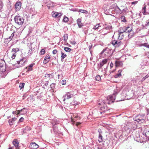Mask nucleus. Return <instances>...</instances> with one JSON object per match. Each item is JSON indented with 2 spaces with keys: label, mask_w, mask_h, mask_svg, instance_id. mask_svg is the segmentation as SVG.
Returning a JSON list of instances; mask_svg holds the SVG:
<instances>
[{
  "label": "nucleus",
  "mask_w": 149,
  "mask_h": 149,
  "mask_svg": "<svg viewBox=\"0 0 149 149\" xmlns=\"http://www.w3.org/2000/svg\"><path fill=\"white\" fill-rule=\"evenodd\" d=\"M14 19L15 23L19 25H22L24 23L23 18L19 16H16L14 17Z\"/></svg>",
  "instance_id": "f257e3e1"
},
{
  "label": "nucleus",
  "mask_w": 149,
  "mask_h": 149,
  "mask_svg": "<svg viewBox=\"0 0 149 149\" xmlns=\"http://www.w3.org/2000/svg\"><path fill=\"white\" fill-rule=\"evenodd\" d=\"M107 103L106 102V101L104 100L99 101L98 103V105L101 106L100 109L103 111H105L106 110V104Z\"/></svg>",
  "instance_id": "f03ea898"
},
{
  "label": "nucleus",
  "mask_w": 149,
  "mask_h": 149,
  "mask_svg": "<svg viewBox=\"0 0 149 149\" xmlns=\"http://www.w3.org/2000/svg\"><path fill=\"white\" fill-rule=\"evenodd\" d=\"M136 120H135L136 121L139 123H143L145 122V115H138L136 117Z\"/></svg>",
  "instance_id": "7ed1b4c3"
},
{
  "label": "nucleus",
  "mask_w": 149,
  "mask_h": 149,
  "mask_svg": "<svg viewBox=\"0 0 149 149\" xmlns=\"http://www.w3.org/2000/svg\"><path fill=\"white\" fill-rule=\"evenodd\" d=\"M111 43L115 47H118L123 44L122 43L120 40H112Z\"/></svg>",
  "instance_id": "20e7f679"
},
{
  "label": "nucleus",
  "mask_w": 149,
  "mask_h": 149,
  "mask_svg": "<svg viewBox=\"0 0 149 149\" xmlns=\"http://www.w3.org/2000/svg\"><path fill=\"white\" fill-rule=\"evenodd\" d=\"M106 102L108 104H110L113 102L115 100L114 95H110L108 96L106 99Z\"/></svg>",
  "instance_id": "39448f33"
},
{
  "label": "nucleus",
  "mask_w": 149,
  "mask_h": 149,
  "mask_svg": "<svg viewBox=\"0 0 149 149\" xmlns=\"http://www.w3.org/2000/svg\"><path fill=\"white\" fill-rule=\"evenodd\" d=\"M104 52L105 56H109L112 54L111 49L107 47L103 49L101 52V54H103Z\"/></svg>",
  "instance_id": "423d86ee"
},
{
  "label": "nucleus",
  "mask_w": 149,
  "mask_h": 149,
  "mask_svg": "<svg viewBox=\"0 0 149 149\" xmlns=\"http://www.w3.org/2000/svg\"><path fill=\"white\" fill-rule=\"evenodd\" d=\"M132 123L131 122H128L123 124L122 126L124 127V130H127L131 129L132 127Z\"/></svg>",
  "instance_id": "0eeeda50"
},
{
  "label": "nucleus",
  "mask_w": 149,
  "mask_h": 149,
  "mask_svg": "<svg viewBox=\"0 0 149 149\" xmlns=\"http://www.w3.org/2000/svg\"><path fill=\"white\" fill-rule=\"evenodd\" d=\"M130 28V27L128 26L127 27L124 26L120 27L118 30V34L119 35V37H120V35H122V33L126 32L127 30Z\"/></svg>",
  "instance_id": "6e6552de"
},
{
  "label": "nucleus",
  "mask_w": 149,
  "mask_h": 149,
  "mask_svg": "<svg viewBox=\"0 0 149 149\" xmlns=\"http://www.w3.org/2000/svg\"><path fill=\"white\" fill-rule=\"evenodd\" d=\"M73 96V95L70 92L66 93L63 97V101H65L66 99H68L70 98Z\"/></svg>",
  "instance_id": "1a4fd4ad"
},
{
  "label": "nucleus",
  "mask_w": 149,
  "mask_h": 149,
  "mask_svg": "<svg viewBox=\"0 0 149 149\" xmlns=\"http://www.w3.org/2000/svg\"><path fill=\"white\" fill-rule=\"evenodd\" d=\"M52 16L55 18H59L63 14L61 13H58L56 12H53L52 13Z\"/></svg>",
  "instance_id": "9d476101"
},
{
  "label": "nucleus",
  "mask_w": 149,
  "mask_h": 149,
  "mask_svg": "<svg viewBox=\"0 0 149 149\" xmlns=\"http://www.w3.org/2000/svg\"><path fill=\"white\" fill-rule=\"evenodd\" d=\"M26 61V58H24L21 59L19 61H17V64H18V66L17 65V66L19 67L23 66L24 64Z\"/></svg>",
  "instance_id": "9b49d317"
},
{
  "label": "nucleus",
  "mask_w": 149,
  "mask_h": 149,
  "mask_svg": "<svg viewBox=\"0 0 149 149\" xmlns=\"http://www.w3.org/2000/svg\"><path fill=\"white\" fill-rule=\"evenodd\" d=\"M111 28V26H107L105 28L103 29L100 30L99 32L100 33H102V34H107L108 32H106V30L107 29H109Z\"/></svg>",
  "instance_id": "f8f14e48"
},
{
  "label": "nucleus",
  "mask_w": 149,
  "mask_h": 149,
  "mask_svg": "<svg viewBox=\"0 0 149 149\" xmlns=\"http://www.w3.org/2000/svg\"><path fill=\"white\" fill-rule=\"evenodd\" d=\"M29 147L32 149H36L38 148L39 146L35 143H30Z\"/></svg>",
  "instance_id": "ddd939ff"
},
{
  "label": "nucleus",
  "mask_w": 149,
  "mask_h": 149,
  "mask_svg": "<svg viewBox=\"0 0 149 149\" xmlns=\"http://www.w3.org/2000/svg\"><path fill=\"white\" fill-rule=\"evenodd\" d=\"M126 31H127V32L129 33L128 35L129 38H131L134 34V32L132 30V28L130 27V28L127 30Z\"/></svg>",
  "instance_id": "4468645a"
},
{
  "label": "nucleus",
  "mask_w": 149,
  "mask_h": 149,
  "mask_svg": "<svg viewBox=\"0 0 149 149\" xmlns=\"http://www.w3.org/2000/svg\"><path fill=\"white\" fill-rule=\"evenodd\" d=\"M27 111L26 110V109L25 108L21 109V110H18L17 111V114H23L26 113Z\"/></svg>",
  "instance_id": "2eb2a0df"
},
{
  "label": "nucleus",
  "mask_w": 149,
  "mask_h": 149,
  "mask_svg": "<svg viewBox=\"0 0 149 149\" xmlns=\"http://www.w3.org/2000/svg\"><path fill=\"white\" fill-rule=\"evenodd\" d=\"M13 145L15 146L17 149H19V143L16 139H15L13 141Z\"/></svg>",
  "instance_id": "dca6fc26"
},
{
  "label": "nucleus",
  "mask_w": 149,
  "mask_h": 149,
  "mask_svg": "<svg viewBox=\"0 0 149 149\" xmlns=\"http://www.w3.org/2000/svg\"><path fill=\"white\" fill-rule=\"evenodd\" d=\"M50 58V56L49 55V54H47L45 58L43 63L45 64L47 63L49 61Z\"/></svg>",
  "instance_id": "f3484780"
},
{
  "label": "nucleus",
  "mask_w": 149,
  "mask_h": 149,
  "mask_svg": "<svg viewBox=\"0 0 149 149\" xmlns=\"http://www.w3.org/2000/svg\"><path fill=\"white\" fill-rule=\"evenodd\" d=\"M115 64L116 67H122L123 65L122 61H116L115 62Z\"/></svg>",
  "instance_id": "a211bd4d"
},
{
  "label": "nucleus",
  "mask_w": 149,
  "mask_h": 149,
  "mask_svg": "<svg viewBox=\"0 0 149 149\" xmlns=\"http://www.w3.org/2000/svg\"><path fill=\"white\" fill-rule=\"evenodd\" d=\"M21 3L19 1L17 2L15 6V8L17 10H19L21 7Z\"/></svg>",
  "instance_id": "6ab92c4d"
},
{
  "label": "nucleus",
  "mask_w": 149,
  "mask_h": 149,
  "mask_svg": "<svg viewBox=\"0 0 149 149\" xmlns=\"http://www.w3.org/2000/svg\"><path fill=\"white\" fill-rule=\"evenodd\" d=\"M148 7H149V8H148V9H146V6H145L143 7V8L142 9V11L143 13L144 14V15L146 14H149V13H147V10L148 11H149V5H148Z\"/></svg>",
  "instance_id": "aec40b11"
},
{
  "label": "nucleus",
  "mask_w": 149,
  "mask_h": 149,
  "mask_svg": "<svg viewBox=\"0 0 149 149\" xmlns=\"http://www.w3.org/2000/svg\"><path fill=\"white\" fill-rule=\"evenodd\" d=\"M109 60V59H106L102 61L100 63V67H102L104 64L107 63L108 60Z\"/></svg>",
  "instance_id": "412c9836"
},
{
  "label": "nucleus",
  "mask_w": 149,
  "mask_h": 149,
  "mask_svg": "<svg viewBox=\"0 0 149 149\" xmlns=\"http://www.w3.org/2000/svg\"><path fill=\"white\" fill-rule=\"evenodd\" d=\"M34 63H31L30 64L28 67H26L25 68L26 69H27V71H31L33 70L32 67L34 65Z\"/></svg>",
  "instance_id": "4be33fe9"
},
{
  "label": "nucleus",
  "mask_w": 149,
  "mask_h": 149,
  "mask_svg": "<svg viewBox=\"0 0 149 149\" xmlns=\"http://www.w3.org/2000/svg\"><path fill=\"white\" fill-rule=\"evenodd\" d=\"M77 23L79 28L81 27L83 25V24L81 22V19L79 18L77 19Z\"/></svg>",
  "instance_id": "5701e85b"
},
{
  "label": "nucleus",
  "mask_w": 149,
  "mask_h": 149,
  "mask_svg": "<svg viewBox=\"0 0 149 149\" xmlns=\"http://www.w3.org/2000/svg\"><path fill=\"white\" fill-rule=\"evenodd\" d=\"M122 70H119L118 71V73L115 75L114 77L115 78H117L118 77H120L121 76V72H122Z\"/></svg>",
  "instance_id": "b1692460"
},
{
  "label": "nucleus",
  "mask_w": 149,
  "mask_h": 149,
  "mask_svg": "<svg viewBox=\"0 0 149 149\" xmlns=\"http://www.w3.org/2000/svg\"><path fill=\"white\" fill-rule=\"evenodd\" d=\"M35 47V43H31L30 45H29V49L34 50Z\"/></svg>",
  "instance_id": "393cba45"
},
{
  "label": "nucleus",
  "mask_w": 149,
  "mask_h": 149,
  "mask_svg": "<svg viewBox=\"0 0 149 149\" xmlns=\"http://www.w3.org/2000/svg\"><path fill=\"white\" fill-rule=\"evenodd\" d=\"M16 120V118H12L11 120H9L8 121V122L10 125H12L13 124V123L14 121Z\"/></svg>",
  "instance_id": "a878e982"
},
{
  "label": "nucleus",
  "mask_w": 149,
  "mask_h": 149,
  "mask_svg": "<svg viewBox=\"0 0 149 149\" xmlns=\"http://www.w3.org/2000/svg\"><path fill=\"white\" fill-rule=\"evenodd\" d=\"M103 137L101 134L100 133H99V139L98 141L99 143L102 142L103 141Z\"/></svg>",
  "instance_id": "bb28decb"
},
{
  "label": "nucleus",
  "mask_w": 149,
  "mask_h": 149,
  "mask_svg": "<svg viewBox=\"0 0 149 149\" xmlns=\"http://www.w3.org/2000/svg\"><path fill=\"white\" fill-rule=\"evenodd\" d=\"M115 10L117 11L118 13L120 14H122V10L120 9V8L117 6H116L115 7Z\"/></svg>",
  "instance_id": "cd10ccee"
},
{
  "label": "nucleus",
  "mask_w": 149,
  "mask_h": 149,
  "mask_svg": "<svg viewBox=\"0 0 149 149\" xmlns=\"http://www.w3.org/2000/svg\"><path fill=\"white\" fill-rule=\"evenodd\" d=\"M47 7L49 8H52L54 7V5L53 3L51 2L47 5Z\"/></svg>",
  "instance_id": "c85d7f7f"
},
{
  "label": "nucleus",
  "mask_w": 149,
  "mask_h": 149,
  "mask_svg": "<svg viewBox=\"0 0 149 149\" xmlns=\"http://www.w3.org/2000/svg\"><path fill=\"white\" fill-rule=\"evenodd\" d=\"M100 24H97L95 26H94L93 28V29L94 30H97L99 27H101V26L100 25Z\"/></svg>",
  "instance_id": "c756f323"
},
{
  "label": "nucleus",
  "mask_w": 149,
  "mask_h": 149,
  "mask_svg": "<svg viewBox=\"0 0 149 149\" xmlns=\"http://www.w3.org/2000/svg\"><path fill=\"white\" fill-rule=\"evenodd\" d=\"M61 59H63L65 58L66 57L67 55L65 54L62 51H61Z\"/></svg>",
  "instance_id": "7c9ffc66"
},
{
  "label": "nucleus",
  "mask_w": 149,
  "mask_h": 149,
  "mask_svg": "<svg viewBox=\"0 0 149 149\" xmlns=\"http://www.w3.org/2000/svg\"><path fill=\"white\" fill-rule=\"evenodd\" d=\"M122 13H126L128 12V9L127 7H124V8L122 9Z\"/></svg>",
  "instance_id": "2f4dec72"
},
{
  "label": "nucleus",
  "mask_w": 149,
  "mask_h": 149,
  "mask_svg": "<svg viewBox=\"0 0 149 149\" xmlns=\"http://www.w3.org/2000/svg\"><path fill=\"white\" fill-rule=\"evenodd\" d=\"M19 51V49L18 48H13L12 49V52H14L15 53V54H16V53L17 52H18Z\"/></svg>",
  "instance_id": "473e14b6"
},
{
  "label": "nucleus",
  "mask_w": 149,
  "mask_h": 149,
  "mask_svg": "<svg viewBox=\"0 0 149 149\" xmlns=\"http://www.w3.org/2000/svg\"><path fill=\"white\" fill-rule=\"evenodd\" d=\"M64 50L67 52H70L71 50V49L70 48L67 47H64Z\"/></svg>",
  "instance_id": "72a5a7b5"
},
{
  "label": "nucleus",
  "mask_w": 149,
  "mask_h": 149,
  "mask_svg": "<svg viewBox=\"0 0 149 149\" xmlns=\"http://www.w3.org/2000/svg\"><path fill=\"white\" fill-rule=\"evenodd\" d=\"M120 19L122 21L124 22H126V20L125 19V17L123 16H122L120 17Z\"/></svg>",
  "instance_id": "f704fd0d"
},
{
  "label": "nucleus",
  "mask_w": 149,
  "mask_h": 149,
  "mask_svg": "<svg viewBox=\"0 0 149 149\" xmlns=\"http://www.w3.org/2000/svg\"><path fill=\"white\" fill-rule=\"evenodd\" d=\"M25 84L24 83H20L19 85V87L21 89H22L24 86Z\"/></svg>",
  "instance_id": "c9c22d12"
},
{
  "label": "nucleus",
  "mask_w": 149,
  "mask_h": 149,
  "mask_svg": "<svg viewBox=\"0 0 149 149\" xmlns=\"http://www.w3.org/2000/svg\"><path fill=\"white\" fill-rule=\"evenodd\" d=\"M95 79L96 80L100 81L101 80V77L99 75H97L95 77Z\"/></svg>",
  "instance_id": "e433bc0d"
},
{
  "label": "nucleus",
  "mask_w": 149,
  "mask_h": 149,
  "mask_svg": "<svg viewBox=\"0 0 149 149\" xmlns=\"http://www.w3.org/2000/svg\"><path fill=\"white\" fill-rule=\"evenodd\" d=\"M4 61H0V67L2 68L4 67Z\"/></svg>",
  "instance_id": "4c0bfd02"
},
{
  "label": "nucleus",
  "mask_w": 149,
  "mask_h": 149,
  "mask_svg": "<svg viewBox=\"0 0 149 149\" xmlns=\"http://www.w3.org/2000/svg\"><path fill=\"white\" fill-rule=\"evenodd\" d=\"M14 32L13 33L11 34L10 36L8 38V39H10V40L12 39L13 38V36H14Z\"/></svg>",
  "instance_id": "58836bf2"
},
{
  "label": "nucleus",
  "mask_w": 149,
  "mask_h": 149,
  "mask_svg": "<svg viewBox=\"0 0 149 149\" xmlns=\"http://www.w3.org/2000/svg\"><path fill=\"white\" fill-rule=\"evenodd\" d=\"M149 77V72L146 75L145 77H143L142 79V81H144L146 79V78Z\"/></svg>",
  "instance_id": "ea45409f"
},
{
  "label": "nucleus",
  "mask_w": 149,
  "mask_h": 149,
  "mask_svg": "<svg viewBox=\"0 0 149 149\" xmlns=\"http://www.w3.org/2000/svg\"><path fill=\"white\" fill-rule=\"evenodd\" d=\"M68 35L65 34L63 36L64 40L65 41H66L68 39Z\"/></svg>",
  "instance_id": "a19ab883"
},
{
  "label": "nucleus",
  "mask_w": 149,
  "mask_h": 149,
  "mask_svg": "<svg viewBox=\"0 0 149 149\" xmlns=\"http://www.w3.org/2000/svg\"><path fill=\"white\" fill-rule=\"evenodd\" d=\"M34 50L31 49H30L28 51V55H31L32 54V53L33 51H34Z\"/></svg>",
  "instance_id": "79ce46f5"
},
{
  "label": "nucleus",
  "mask_w": 149,
  "mask_h": 149,
  "mask_svg": "<svg viewBox=\"0 0 149 149\" xmlns=\"http://www.w3.org/2000/svg\"><path fill=\"white\" fill-rule=\"evenodd\" d=\"M66 82L65 80H63L61 82V83L62 85H65L66 84Z\"/></svg>",
  "instance_id": "37998d69"
},
{
  "label": "nucleus",
  "mask_w": 149,
  "mask_h": 149,
  "mask_svg": "<svg viewBox=\"0 0 149 149\" xmlns=\"http://www.w3.org/2000/svg\"><path fill=\"white\" fill-rule=\"evenodd\" d=\"M145 135L147 137H149V130L145 132Z\"/></svg>",
  "instance_id": "c03bdc74"
},
{
  "label": "nucleus",
  "mask_w": 149,
  "mask_h": 149,
  "mask_svg": "<svg viewBox=\"0 0 149 149\" xmlns=\"http://www.w3.org/2000/svg\"><path fill=\"white\" fill-rule=\"evenodd\" d=\"M63 21L64 22H66L68 21V18L66 17H65L63 18Z\"/></svg>",
  "instance_id": "a18cd8bd"
},
{
  "label": "nucleus",
  "mask_w": 149,
  "mask_h": 149,
  "mask_svg": "<svg viewBox=\"0 0 149 149\" xmlns=\"http://www.w3.org/2000/svg\"><path fill=\"white\" fill-rule=\"evenodd\" d=\"M41 55H43L45 53V50L44 49H42L40 51Z\"/></svg>",
  "instance_id": "49530a36"
},
{
  "label": "nucleus",
  "mask_w": 149,
  "mask_h": 149,
  "mask_svg": "<svg viewBox=\"0 0 149 149\" xmlns=\"http://www.w3.org/2000/svg\"><path fill=\"white\" fill-rule=\"evenodd\" d=\"M16 56V54H15V53H14L13 54L11 58L13 59H14L15 58V57Z\"/></svg>",
  "instance_id": "de8ad7c7"
},
{
  "label": "nucleus",
  "mask_w": 149,
  "mask_h": 149,
  "mask_svg": "<svg viewBox=\"0 0 149 149\" xmlns=\"http://www.w3.org/2000/svg\"><path fill=\"white\" fill-rule=\"evenodd\" d=\"M123 38V33L122 35H120V37H119V35H118V38L120 40L122 39Z\"/></svg>",
  "instance_id": "09e8293b"
},
{
  "label": "nucleus",
  "mask_w": 149,
  "mask_h": 149,
  "mask_svg": "<svg viewBox=\"0 0 149 149\" xmlns=\"http://www.w3.org/2000/svg\"><path fill=\"white\" fill-rule=\"evenodd\" d=\"M143 46L146 47L147 48H149V45L147 43H144L143 44Z\"/></svg>",
  "instance_id": "8fccbe9b"
},
{
  "label": "nucleus",
  "mask_w": 149,
  "mask_h": 149,
  "mask_svg": "<svg viewBox=\"0 0 149 149\" xmlns=\"http://www.w3.org/2000/svg\"><path fill=\"white\" fill-rule=\"evenodd\" d=\"M55 84L52 83L50 85V87L52 88H53L55 87Z\"/></svg>",
  "instance_id": "3c124183"
},
{
  "label": "nucleus",
  "mask_w": 149,
  "mask_h": 149,
  "mask_svg": "<svg viewBox=\"0 0 149 149\" xmlns=\"http://www.w3.org/2000/svg\"><path fill=\"white\" fill-rule=\"evenodd\" d=\"M78 11L82 13H85V12H87L85 10L82 9L80 10L79 11Z\"/></svg>",
  "instance_id": "603ef678"
},
{
  "label": "nucleus",
  "mask_w": 149,
  "mask_h": 149,
  "mask_svg": "<svg viewBox=\"0 0 149 149\" xmlns=\"http://www.w3.org/2000/svg\"><path fill=\"white\" fill-rule=\"evenodd\" d=\"M57 52V51L56 49H54L52 53L53 54H56Z\"/></svg>",
  "instance_id": "864d4df0"
},
{
  "label": "nucleus",
  "mask_w": 149,
  "mask_h": 149,
  "mask_svg": "<svg viewBox=\"0 0 149 149\" xmlns=\"http://www.w3.org/2000/svg\"><path fill=\"white\" fill-rule=\"evenodd\" d=\"M24 120V118L23 117L19 119V122H22Z\"/></svg>",
  "instance_id": "5fc2aeb1"
},
{
  "label": "nucleus",
  "mask_w": 149,
  "mask_h": 149,
  "mask_svg": "<svg viewBox=\"0 0 149 149\" xmlns=\"http://www.w3.org/2000/svg\"><path fill=\"white\" fill-rule=\"evenodd\" d=\"M137 1H135L131 2V3L132 5L136 4L137 3Z\"/></svg>",
  "instance_id": "6e6d98bb"
},
{
  "label": "nucleus",
  "mask_w": 149,
  "mask_h": 149,
  "mask_svg": "<svg viewBox=\"0 0 149 149\" xmlns=\"http://www.w3.org/2000/svg\"><path fill=\"white\" fill-rule=\"evenodd\" d=\"M70 43L71 44L73 45H74L76 43V42L74 41H72L70 42Z\"/></svg>",
  "instance_id": "4d7b16f0"
},
{
  "label": "nucleus",
  "mask_w": 149,
  "mask_h": 149,
  "mask_svg": "<svg viewBox=\"0 0 149 149\" xmlns=\"http://www.w3.org/2000/svg\"><path fill=\"white\" fill-rule=\"evenodd\" d=\"M80 124H81V123H80L76 122L75 123H74V124L75 125H76L77 126L78 125H79Z\"/></svg>",
  "instance_id": "13d9d810"
},
{
  "label": "nucleus",
  "mask_w": 149,
  "mask_h": 149,
  "mask_svg": "<svg viewBox=\"0 0 149 149\" xmlns=\"http://www.w3.org/2000/svg\"><path fill=\"white\" fill-rule=\"evenodd\" d=\"M146 26L149 25V20H147L146 21Z\"/></svg>",
  "instance_id": "bf43d9fd"
},
{
  "label": "nucleus",
  "mask_w": 149,
  "mask_h": 149,
  "mask_svg": "<svg viewBox=\"0 0 149 149\" xmlns=\"http://www.w3.org/2000/svg\"><path fill=\"white\" fill-rule=\"evenodd\" d=\"M2 8V3L0 1V10H1Z\"/></svg>",
  "instance_id": "052dcab7"
},
{
  "label": "nucleus",
  "mask_w": 149,
  "mask_h": 149,
  "mask_svg": "<svg viewBox=\"0 0 149 149\" xmlns=\"http://www.w3.org/2000/svg\"><path fill=\"white\" fill-rule=\"evenodd\" d=\"M113 64L112 62H111L110 64V67H111V68L113 67Z\"/></svg>",
  "instance_id": "680f3d73"
},
{
  "label": "nucleus",
  "mask_w": 149,
  "mask_h": 149,
  "mask_svg": "<svg viewBox=\"0 0 149 149\" xmlns=\"http://www.w3.org/2000/svg\"><path fill=\"white\" fill-rule=\"evenodd\" d=\"M146 118H147V119L148 120H149V114H147Z\"/></svg>",
  "instance_id": "e2e57ef3"
},
{
  "label": "nucleus",
  "mask_w": 149,
  "mask_h": 149,
  "mask_svg": "<svg viewBox=\"0 0 149 149\" xmlns=\"http://www.w3.org/2000/svg\"><path fill=\"white\" fill-rule=\"evenodd\" d=\"M45 84V85L46 86H47V85H48V82H46Z\"/></svg>",
  "instance_id": "0e129e2a"
},
{
  "label": "nucleus",
  "mask_w": 149,
  "mask_h": 149,
  "mask_svg": "<svg viewBox=\"0 0 149 149\" xmlns=\"http://www.w3.org/2000/svg\"><path fill=\"white\" fill-rule=\"evenodd\" d=\"M92 47V45H91V46H90L89 47V49H90V50L91 49V47Z\"/></svg>",
  "instance_id": "69168bd1"
},
{
  "label": "nucleus",
  "mask_w": 149,
  "mask_h": 149,
  "mask_svg": "<svg viewBox=\"0 0 149 149\" xmlns=\"http://www.w3.org/2000/svg\"><path fill=\"white\" fill-rule=\"evenodd\" d=\"M8 149H13V147H10Z\"/></svg>",
  "instance_id": "338daca9"
},
{
  "label": "nucleus",
  "mask_w": 149,
  "mask_h": 149,
  "mask_svg": "<svg viewBox=\"0 0 149 149\" xmlns=\"http://www.w3.org/2000/svg\"><path fill=\"white\" fill-rule=\"evenodd\" d=\"M13 114H15V112L14 111H13Z\"/></svg>",
  "instance_id": "774afa93"
}]
</instances>
